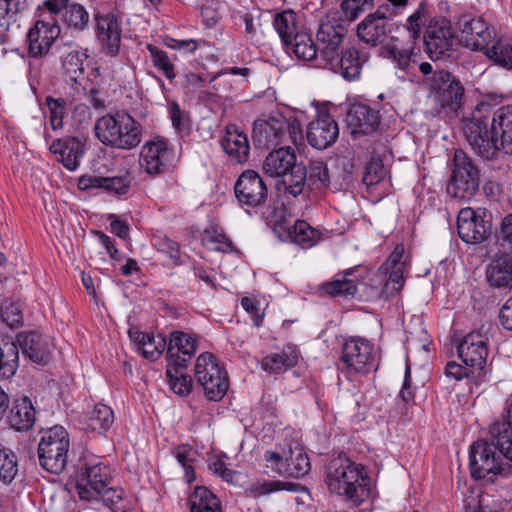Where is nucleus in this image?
I'll use <instances>...</instances> for the list:
<instances>
[{
	"mask_svg": "<svg viewBox=\"0 0 512 512\" xmlns=\"http://www.w3.org/2000/svg\"><path fill=\"white\" fill-rule=\"evenodd\" d=\"M97 139L111 148L131 150L141 143L142 126L129 113L118 111L98 118L94 125Z\"/></svg>",
	"mask_w": 512,
	"mask_h": 512,
	"instance_id": "obj_1",
	"label": "nucleus"
},
{
	"mask_svg": "<svg viewBox=\"0 0 512 512\" xmlns=\"http://www.w3.org/2000/svg\"><path fill=\"white\" fill-rule=\"evenodd\" d=\"M263 170L271 177H281L287 193L294 197L302 193L306 184L307 169L302 163H297L291 147H280L270 152L264 160Z\"/></svg>",
	"mask_w": 512,
	"mask_h": 512,
	"instance_id": "obj_2",
	"label": "nucleus"
},
{
	"mask_svg": "<svg viewBox=\"0 0 512 512\" xmlns=\"http://www.w3.org/2000/svg\"><path fill=\"white\" fill-rule=\"evenodd\" d=\"M502 457L509 460L501 451L497 440L479 439L472 443L469 451V468L474 480H482L491 475L507 477L512 465L504 463Z\"/></svg>",
	"mask_w": 512,
	"mask_h": 512,
	"instance_id": "obj_3",
	"label": "nucleus"
},
{
	"mask_svg": "<svg viewBox=\"0 0 512 512\" xmlns=\"http://www.w3.org/2000/svg\"><path fill=\"white\" fill-rule=\"evenodd\" d=\"M480 183L481 173L477 162L462 149L455 150L447 193L453 198L468 201L477 194Z\"/></svg>",
	"mask_w": 512,
	"mask_h": 512,
	"instance_id": "obj_4",
	"label": "nucleus"
},
{
	"mask_svg": "<svg viewBox=\"0 0 512 512\" xmlns=\"http://www.w3.org/2000/svg\"><path fill=\"white\" fill-rule=\"evenodd\" d=\"M500 251L486 267V279L495 289H512V218L505 217L498 236Z\"/></svg>",
	"mask_w": 512,
	"mask_h": 512,
	"instance_id": "obj_5",
	"label": "nucleus"
},
{
	"mask_svg": "<svg viewBox=\"0 0 512 512\" xmlns=\"http://www.w3.org/2000/svg\"><path fill=\"white\" fill-rule=\"evenodd\" d=\"M486 106L488 102H482L478 106L472 118L465 123L464 132L474 153L489 161L496 159L502 148H500L499 138L492 132L489 117L480 114Z\"/></svg>",
	"mask_w": 512,
	"mask_h": 512,
	"instance_id": "obj_6",
	"label": "nucleus"
},
{
	"mask_svg": "<svg viewBox=\"0 0 512 512\" xmlns=\"http://www.w3.org/2000/svg\"><path fill=\"white\" fill-rule=\"evenodd\" d=\"M70 441L64 427L55 425L42 431L38 444V458L47 472L59 475L67 465Z\"/></svg>",
	"mask_w": 512,
	"mask_h": 512,
	"instance_id": "obj_7",
	"label": "nucleus"
},
{
	"mask_svg": "<svg viewBox=\"0 0 512 512\" xmlns=\"http://www.w3.org/2000/svg\"><path fill=\"white\" fill-rule=\"evenodd\" d=\"M194 374L209 400L219 401L225 396L229 387L228 375L213 354L204 352L198 356Z\"/></svg>",
	"mask_w": 512,
	"mask_h": 512,
	"instance_id": "obj_8",
	"label": "nucleus"
},
{
	"mask_svg": "<svg viewBox=\"0 0 512 512\" xmlns=\"http://www.w3.org/2000/svg\"><path fill=\"white\" fill-rule=\"evenodd\" d=\"M424 50L433 61L453 50L456 43L451 22L446 18L431 19L423 33Z\"/></svg>",
	"mask_w": 512,
	"mask_h": 512,
	"instance_id": "obj_9",
	"label": "nucleus"
},
{
	"mask_svg": "<svg viewBox=\"0 0 512 512\" xmlns=\"http://www.w3.org/2000/svg\"><path fill=\"white\" fill-rule=\"evenodd\" d=\"M235 197L241 207L260 208L266 204L268 188L258 172L245 170L234 185Z\"/></svg>",
	"mask_w": 512,
	"mask_h": 512,
	"instance_id": "obj_10",
	"label": "nucleus"
},
{
	"mask_svg": "<svg viewBox=\"0 0 512 512\" xmlns=\"http://www.w3.org/2000/svg\"><path fill=\"white\" fill-rule=\"evenodd\" d=\"M373 344L363 338H350L342 345L340 362L348 373L366 374L373 365Z\"/></svg>",
	"mask_w": 512,
	"mask_h": 512,
	"instance_id": "obj_11",
	"label": "nucleus"
},
{
	"mask_svg": "<svg viewBox=\"0 0 512 512\" xmlns=\"http://www.w3.org/2000/svg\"><path fill=\"white\" fill-rule=\"evenodd\" d=\"M347 34V28L340 23L322 22L317 34L318 55L327 68H331L341 54L340 45Z\"/></svg>",
	"mask_w": 512,
	"mask_h": 512,
	"instance_id": "obj_12",
	"label": "nucleus"
},
{
	"mask_svg": "<svg viewBox=\"0 0 512 512\" xmlns=\"http://www.w3.org/2000/svg\"><path fill=\"white\" fill-rule=\"evenodd\" d=\"M430 80L431 87L435 90L441 106L456 112L464 99V87L460 81L445 70L434 71Z\"/></svg>",
	"mask_w": 512,
	"mask_h": 512,
	"instance_id": "obj_13",
	"label": "nucleus"
},
{
	"mask_svg": "<svg viewBox=\"0 0 512 512\" xmlns=\"http://www.w3.org/2000/svg\"><path fill=\"white\" fill-rule=\"evenodd\" d=\"M346 123L353 137L371 135L378 131L381 116L377 109L356 102L349 106L346 112Z\"/></svg>",
	"mask_w": 512,
	"mask_h": 512,
	"instance_id": "obj_14",
	"label": "nucleus"
},
{
	"mask_svg": "<svg viewBox=\"0 0 512 512\" xmlns=\"http://www.w3.org/2000/svg\"><path fill=\"white\" fill-rule=\"evenodd\" d=\"M60 35V27L55 21L39 19L27 33L28 55L32 58L46 56Z\"/></svg>",
	"mask_w": 512,
	"mask_h": 512,
	"instance_id": "obj_15",
	"label": "nucleus"
},
{
	"mask_svg": "<svg viewBox=\"0 0 512 512\" xmlns=\"http://www.w3.org/2000/svg\"><path fill=\"white\" fill-rule=\"evenodd\" d=\"M458 356L466 366L482 371L486 365L488 337L482 331H472L467 334L457 348Z\"/></svg>",
	"mask_w": 512,
	"mask_h": 512,
	"instance_id": "obj_16",
	"label": "nucleus"
},
{
	"mask_svg": "<svg viewBox=\"0 0 512 512\" xmlns=\"http://www.w3.org/2000/svg\"><path fill=\"white\" fill-rule=\"evenodd\" d=\"M86 141L87 137L85 134L79 133L77 136H67L53 140L49 150L66 169L74 171L78 168L80 160L85 153Z\"/></svg>",
	"mask_w": 512,
	"mask_h": 512,
	"instance_id": "obj_17",
	"label": "nucleus"
},
{
	"mask_svg": "<svg viewBox=\"0 0 512 512\" xmlns=\"http://www.w3.org/2000/svg\"><path fill=\"white\" fill-rule=\"evenodd\" d=\"M339 136L336 120L328 113L319 111L317 118L311 121L306 129L308 143L319 150L331 146Z\"/></svg>",
	"mask_w": 512,
	"mask_h": 512,
	"instance_id": "obj_18",
	"label": "nucleus"
},
{
	"mask_svg": "<svg viewBox=\"0 0 512 512\" xmlns=\"http://www.w3.org/2000/svg\"><path fill=\"white\" fill-rule=\"evenodd\" d=\"M459 237L468 244H478L491 233V224L479 217L472 208H463L457 217Z\"/></svg>",
	"mask_w": 512,
	"mask_h": 512,
	"instance_id": "obj_19",
	"label": "nucleus"
},
{
	"mask_svg": "<svg viewBox=\"0 0 512 512\" xmlns=\"http://www.w3.org/2000/svg\"><path fill=\"white\" fill-rule=\"evenodd\" d=\"M457 26L465 35L466 45L471 49L485 53L490 47L492 31L482 18L465 14L459 17Z\"/></svg>",
	"mask_w": 512,
	"mask_h": 512,
	"instance_id": "obj_20",
	"label": "nucleus"
},
{
	"mask_svg": "<svg viewBox=\"0 0 512 512\" xmlns=\"http://www.w3.org/2000/svg\"><path fill=\"white\" fill-rule=\"evenodd\" d=\"M170 160L171 151L163 138H154L142 147L140 164L150 175L165 172Z\"/></svg>",
	"mask_w": 512,
	"mask_h": 512,
	"instance_id": "obj_21",
	"label": "nucleus"
},
{
	"mask_svg": "<svg viewBox=\"0 0 512 512\" xmlns=\"http://www.w3.org/2000/svg\"><path fill=\"white\" fill-rule=\"evenodd\" d=\"M197 349L196 337L182 331H173L167 346V362L170 366L187 368Z\"/></svg>",
	"mask_w": 512,
	"mask_h": 512,
	"instance_id": "obj_22",
	"label": "nucleus"
},
{
	"mask_svg": "<svg viewBox=\"0 0 512 512\" xmlns=\"http://www.w3.org/2000/svg\"><path fill=\"white\" fill-rule=\"evenodd\" d=\"M280 119V112H273L268 119L256 120L252 129V141L255 147L269 149L284 142Z\"/></svg>",
	"mask_w": 512,
	"mask_h": 512,
	"instance_id": "obj_23",
	"label": "nucleus"
},
{
	"mask_svg": "<svg viewBox=\"0 0 512 512\" xmlns=\"http://www.w3.org/2000/svg\"><path fill=\"white\" fill-rule=\"evenodd\" d=\"M220 145L230 161L237 164L248 161L250 155L248 136L237 125L229 124L225 127Z\"/></svg>",
	"mask_w": 512,
	"mask_h": 512,
	"instance_id": "obj_24",
	"label": "nucleus"
},
{
	"mask_svg": "<svg viewBox=\"0 0 512 512\" xmlns=\"http://www.w3.org/2000/svg\"><path fill=\"white\" fill-rule=\"evenodd\" d=\"M16 339L24 357L40 365H46L50 361L51 348L47 336L30 331L18 333Z\"/></svg>",
	"mask_w": 512,
	"mask_h": 512,
	"instance_id": "obj_25",
	"label": "nucleus"
},
{
	"mask_svg": "<svg viewBox=\"0 0 512 512\" xmlns=\"http://www.w3.org/2000/svg\"><path fill=\"white\" fill-rule=\"evenodd\" d=\"M111 482H67L75 484V489L81 500L85 501H102L104 505L110 506L122 499V491L115 486H110Z\"/></svg>",
	"mask_w": 512,
	"mask_h": 512,
	"instance_id": "obj_26",
	"label": "nucleus"
},
{
	"mask_svg": "<svg viewBox=\"0 0 512 512\" xmlns=\"http://www.w3.org/2000/svg\"><path fill=\"white\" fill-rule=\"evenodd\" d=\"M96 35L102 51L114 57L119 53L121 42V27L114 14L96 16Z\"/></svg>",
	"mask_w": 512,
	"mask_h": 512,
	"instance_id": "obj_27",
	"label": "nucleus"
},
{
	"mask_svg": "<svg viewBox=\"0 0 512 512\" xmlns=\"http://www.w3.org/2000/svg\"><path fill=\"white\" fill-rule=\"evenodd\" d=\"M505 414L490 426V435L497 443L504 455L512 462V393L506 400Z\"/></svg>",
	"mask_w": 512,
	"mask_h": 512,
	"instance_id": "obj_28",
	"label": "nucleus"
},
{
	"mask_svg": "<svg viewBox=\"0 0 512 512\" xmlns=\"http://www.w3.org/2000/svg\"><path fill=\"white\" fill-rule=\"evenodd\" d=\"M368 61V55L361 53L354 47L341 50V54L336 63L330 68L335 73H339L348 81L356 80L360 77L364 63Z\"/></svg>",
	"mask_w": 512,
	"mask_h": 512,
	"instance_id": "obj_29",
	"label": "nucleus"
},
{
	"mask_svg": "<svg viewBox=\"0 0 512 512\" xmlns=\"http://www.w3.org/2000/svg\"><path fill=\"white\" fill-rule=\"evenodd\" d=\"M78 187L80 190L100 188L112 194L124 195L131 187V177L129 175L116 177L84 175L79 178Z\"/></svg>",
	"mask_w": 512,
	"mask_h": 512,
	"instance_id": "obj_30",
	"label": "nucleus"
},
{
	"mask_svg": "<svg viewBox=\"0 0 512 512\" xmlns=\"http://www.w3.org/2000/svg\"><path fill=\"white\" fill-rule=\"evenodd\" d=\"M391 32V24L377 19L370 14L357 25L359 39L370 47L382 45Z\"/></svg>",
	"mask_w": 512,
	"mask_h": 512,
	"instance_id": "obj_31",
	"label": "nucleus"
},
{
	"mask_svg": "<svg viewBox=\"0 0 512 512\" xmlns=\"http://www.w3.org/2000/svg\"><path fill=\"white\" fill-rule=\"evenodd\" d=\"M35 408L27 396L16 398L7 416L11 428L17 431H28L35 422Z\"/></svg>",
	"mask_w": 512,
	"mask_h": 512,
	"instance_id": "obj_32",
	"label": "nucleus"
},
{
	"mask_svg": "<svg viewBox=\"0 0 512 512\" xmlns=\"http://www.w3.org/2000/svg\"><path fill=\"white\" fill-rule=\"evenodd\" d=\"M492 132L499 138L500 148L512 151V105L497 109L490 120Z\"/></svg>",
	"mask_w": 512,
	"mask_h": 512,
	"instance_id": "obj_33",
	"label": "nucleus"
},
{
	"mask_svg": "<svg viewBox=\"0 0 512 512\" xmlns=\"http://www.w3.org/2000/svg\"><path fill=\"white\" fill-rule=\"evenodd\" d=\"M328 480H369L365 467L349 459H333L327 467Z\"/></svg>",
	"mask_w": 512,
	"mask_h": 512,
	"instance_id": "obj_34",
	"label": "nucleus"
},
{
	"mask_svg": "<svg viewBox=\"0 0 512 512\" xmlns=\"http://www.w3.org/2000/svg\"><path fill=\"white\" fill-rule=\"evenodd\" d=\"M280 490L298 494L296 501L301 504L311 499L309 489L298 482H256L250 488V492L255 497Z\"/></svg>",
	"mask_w": 512,
	"mask_h": 512,
	"instance_id": "obj_35",
	"label": "nucleus"
},
{
	"mask_svg": "<svg viewBox=\"0 0 512 512\" xmlns=\"http://www.w3.org/2000/svg\"><path fill=\"white\" fill-rule=\"evenodd\" d=\"M19 367V347L17 340L0 335V378H12Z\"/></svg>",
	"mask_w": 512,
	"mask_h": 512,
	"instance_id": "obj_36",
	"label": "nucleus"
},
{
	"mask_svg": "<svg viewBox=\"0 0 512 512\" xmlns=\"http://www.w3.org/2000/svg\"><path fill=\"white\" fill-rule=\"evenodd\" d=\"M419 49L416 51V44L410 43L407 48H399L396 45L383 47L384 57L390 59L396 68L409 74L415 65L418 64Z\"/></svg>",
	"mask_w": 512,
	"mask_h": 512,
	"instance_id": "obj_37",
	"label": "nucleus"
},
{
	"mask_svg": "<svg viewBox=\"0 0 512 512\" xmlns=\"http://www.w3.org/2000/svg\"><path fill=\"white\" fill-rule=\"evenodd\" d=\"M331 492L345 495L355 505L368 499L372 491V482H328Z\"/></svg>",
	"mask_w": 512,
	"mask_h": 512,
	"instance_id": "obj_38",
	"label": "nucleus"
},
{
	"mask_svg": "<svg viewBox=\"0 0 512 512\" xmlns=\"http://www.w3.org/2000/svg\"><path fill=\"white\" fill-rule=\"evenodd\" d=\"M87 57L85 52L78 49H70L61 57L63 74L67 81L80 84L84 80V62Z\"/></svg>",
	"mask_w": 512,
	"mask_h": 512,
	"instance_id": "obj_39",
	"label": "nucleus"
},
{
	"mask_svg": "<svg viewBox=\"0 0 512 512\" xmlns=\"http://www.w3.org/2000/svg\"><path fill=\"white\" fill-rule=\"evenodd\" d=\"M190 512H220L218 497L205 486H196L189 496Z\"/></svg>",
	"mask_w": 512,
	"mask_h": 512,
	"instance_id": "obj_40",
	"label": "nucleus"
},
{
	"mask_svg": "<svg viewBox=\"0 0 512 512\" xmlns=\"http://www.w3.org/2000/svg\"><path fill=\"white\" fill-rule=\"evenodd\" d=\"M297 364V355L295 352L282 351L280 353H271L261 361L262 369L270 374H280Z\"/></svg>",
	"mask_w": 512,
	"mask_h": 512,
	"instance_id": "obj_41",
	"label": "nucleus"
},
{
	"mask_svg": "<svg viewBox=\"0 0 512 512\" xmlns=\"http://www.w3.org/2000/svg\"><path fill=\"white\" fill-rule=\"evenodd\" d=\"M114 421L112 409L105 404H96L93 410L88 414L86 425L87 429L96 431L98 434L105 433Z\"/></svg>",
	"mask_w": 512,
	"mask_h": 512,
	"instance_id": "obj_42",
	"label": "nucleus"
},
{
	"mask_svg": "<svg viewBox=\"0 0 512 512\" xmlns=\"http://www.w3.org/2000/svg\"><path fill=\"white\" fill-rule=\"evenodd\" d=\"M295 56L304 61L318 60V48L311 35L296 33L289 46Z\"/></svg>",
	"mask_w": 512,
	"mask_h": 512,
	"instance_id": "obj_43",
	"label": "nucleus"
},
{
	"mask_svg": "<svg viewBox=\"0 0 512 512\" xmlns=\"http://www.w3.org/2000/svg\"><path fill=\"white\" fill-rule=\"evenodd\" d=\"M173 456L184 470L186 480H196L195 462L198 453L190 445H179L172 451Z\"/></svg>",
	"mask_w": 512,
	"mask_h": 512,
	"instance_id": "obj_44",
	"label": "nucleus"
},
{
	"mask_svg": "<svg viewBox=\"0 0 512 512\" xmlns=\"http://www.w3.org/2000/svg\"><path fill=\"white\" fill-rule=\"evenodd\" d=\"M459 489L464 496V506L467 512H480L484 503L480 482H459Z\"/></svg>",
	"mask_w": 512,
	"mask_h": 512,
	"instance_id": "obj_45",
	"label": "nucleus"
},
{
	"mask_svg": "<svg viewBox=\"0 0 512 512\" xmlns=\"http://www.w3.org/2000/svg\"><path fill=\"white\" fill-rule=\"evenodd\" d=\"M273 25L284 45L290 46L294 35L297 33L295 13L292 11H285L276 14Z\"/></svg>",
	"mask_w": 512,
	"mask_h": 512,
	"instance_id": "obj_46",
	"label": "nucleus"
},
{
	"mask_svg": "<svg viewBox=\"0 0 512 512\" xmlns=\"http://www.w3.org/2000/svg\"><path fill=\"white\" fill-rule=\"evenodd\" d=\"M185 369L170 366L169 363L166 369V378L171 390L180 396H187L192 390V378L182 373Z\"/></svg>",
	"mask_w": 512,
	"mask_h": 512,
	"instance_id": "obj_47",
	"label": "nucleus"
},
{
	"mask_svg": "<svg viewBox=\"0 0 512 512\" xmlns=\"http://www.w3.org/2000/svg\"><path fill=\"white\" fill-rule=\"evenodd\" d=\"M306 183L312 189L321 190L330 185V176L327 165L320 160H313L309 163L307 170Z\"/></svg>",
	"mask_w": 512,
	"mask_h": 512,
	"instance_id": "obj_48",
	"label": "nucleus"
},
{
	"mask_svg": "<svg viewBox=\"0 0 512 512\" xmlns=\"http://www.w3.org/2000/svg\"><path fill=\"white\" fill-rule=\"evenodd\" d=\"M289 452L290 462H286L283 477L296 479L304 477L311 468L308 456L301 450H298L295 456H293L294 452L291 449Z\"/></svg>",
	"mask_w": 512,
	"mask_h": 512,
	"instance_id": "obj_49",
	"label": "nucleus"
},
{
	"mask_svg": "<svg viewBox=\"0 0 512 512\" xmlns=\"http://www.w3.org/2000/svg\"><path fill=\"white\" fill-rule=\"evenodd\" d=\"M485 55L498 65L512 69V44L497 40L487 49Z\"/></svg>",
	"mask_w": 512,
	"mask_h": 512,
	"instance_id": "obj_50",
	"label": "nucleus"
},
{
	"mask_svg": "<svg viewBox=\"0 0 512 512\" xmlns=\"http://www.w3.org/2000/svg\"><path fill=\"white\" fill-rule=\"evenodd\" d=\"M351 270L345 272L343 279H336L332 282H327L323 285V291L333 297L343 296L349 297L354 296L357 292V286L353 280L347 279L346 276L350 275Z\"/></svg>",
	"mask_w": 512,
	"mask_h": 512,
	"instance_id": "obj_51",
	"label": "nucleus"
},
{
	"mask_svg": "<svg viewBox=\"0 0 512 512\" xmlns=\"http://www.w3.org/2000/svg\"><path fill=\"white\" fill-rule=\"evenodd\" d=\"M62 20L69 27L83 30L88 24L89 15L82 5L69 1Z\"/></svg>",
	"mask_w": 512,
	"mask_h": 512,
	"instance_id": "obj_52",
	"label": "nucleus"
},
{
	"mask_svg": "<svg viewBox=\"0 0 512 512\" xmlns=\"http://www.w3.org/2000/svg\"><path fill=\"white\" fill-rule=\"evenodd\" d=\"M45 104L49 110L50 126L53 130H58L63 127V119L67 112V103L63 98H54L47 96Z\"/></svg>",
	"mask_w": 512,
	"mask_h": 512,
	"instance_id": "obj_53",
	"label": "nucleus"
},
{
	"mask_svg": "<svg viewBox=\"0 0 512 512\" xmlns=\"http://www.w3.org/2000/svg\"><path fill=\"white\" fill-rule=\"evenodd\" d=\"M288 233L295 243L307 246H312L315 243L317 235V231L303 220H297L292 230L288 228Z\"/></svg>",
	"mask_w": 512,
	"mask_h": 512,
	"instance_id": "obj_54",
	"label": "nucleus"
},
{
	"mask_svg": "<svg viewBox=\"0 0 512 512\" xmlns=\"http://www.w3.org/2000/svg\"><path fill=\"white\" fill-rule=\"evenodd\" d=\"M0 316L3 322L10 328H18L23 324V316L20 305L12 300L6 299L0 304Z\"/></svg>",
	"mask_w": 512,
	"mask_h": 512,
	"instance_id": "obj_55",
	"label": "nucleus"
},
{
	"mask_svg": "<svg viewBox=\"0 0 512 512\" xmlns=\"http://www.w3.org/2000/svg\"><path fill=\"white\" fill-rule=\"evenodd\" d=\"M17 475V455L9 448L0 449V478L2 480H14Z\"/></svg>",
	"mask_w": 512,
	"mask_h": 512,
	"instance_id": "obj_56",
	"label": "nucleus"
},
{
	"mask_svg": "<svg viewBox=\"0 0 512 512\" xmlns=\"http://www.w3.org/2000/svg\"><path fill=\"white\" fill-rule=\"evenodd\" d=\"M147 49L151 55L154 66L162 71L167 79L173 80L176 74L174 72V65L170 61L167 53L152 44H148Z\"/></svg>",
	"mask_w": 512,
	"mask_h": 512,
	"instance_id": "obj_57",
	"label": "nucleus"
},
{
	"mask_svg": "<svg viewBox=\"0 0 512 512\" xmlns=\"http://www.w3.org/2000/svg\"><path fill=\"white\" fill-rule=\"evenodd\" d=\"M69 0H45L42 5L38 7L41 19L48 21H55L58 24V19H62L65 9Z\"/></svg>",
	"mask_w": 512,
	"mask_h": 512,
	"instance_id": "obj_58",
	"label": "nucleus"
},
{
	"mask_svg": "<svg viewBox=\"0 0 512 512\" xmlns=\"http://www.w3.org/2000/svg\"><path fill=\"white\" fill-rule=\"evenodd\" d=\"M425 18V4L421 2L418 8L407 18L404 28L409 34V41L416 44L421 35V26Z\"/></svg>",
	"mask_w": 512,
	"mask_h": 512,
	"instance_id": "obj_59",
	"label": "nucleus"
},
{
	"mask_svg": "<svg viewBox=\"0 0 512 512\" xmlns=\"http://www.w3.org/2000/svg\"><path fill=\"white\" fill-rule=\"evenodd\" d=\"M113 472L111 467L102 461L86 462L82 468V476H85L87 480H111L115 477Z\"/></svg>",
	"mask_w": 512,
	"mask_h": 512,
	"instance_id": "obj_60",
	"label": "nucleus"
},
{
	"mask_svg": "<svg viewBox=\"0 0 512 512\" xmlns=\"http://www.w3.org/2000/svg\"><path fill=\"white\" fill-rule=\"evenodd\" d=\"M385 174L383 161L380 158L373 157L365 166L362 182L369 188L378 184L385 177Z\"/></svg>",
	"mask_w": 512,
	"mask_h": 512,
	"instance_id": "obj_61",
	"label": "nucleus"
},
{
	"mask_svg": "<svg viewBox=\"0 0 512 512\" xmlns=\"http://www.w3.org/2000/svg\"><path fill=\"white\" fill-rule=\"evenodd\" d=\"M227 455L219 454L213 455L208 460V469L212 472L213 476L220 477L223 480H231L236 474V471L227 467Z\"/></svg>",
	"mask_w": 512,
	"mask_h": 512,
	"instance_id": "obj_62",
	"label": "nucleus"
},
{
	"mask_svg": "<svg viewBox=\"0 0 512 512\" xmlns=\"http://www.w3.org/2000/svg\"><path fill=\"white\" fill-rule=\"evenodd\" d=\"M166 348V339L161 335H150L146 343L140 348L143 356L151 361L157 360Z\"/></svg>",
	"mask_w": 512,
	"mask_h": 512,
	"instance_id": "obj_63",
	"label": "nucleus"
},
{
	"mask_svg": "<svg viewBox=\"0 0 512 512\" xmlns=\"http://www.w3.org/2000/svg\"><path fill=\"white\" fill-rule=\"evenodd\" d=\"M280 119L284 121L281 125L284 142L289 138L292 143L297 144V141L302 139V127L298 119L292 115L286 117L282 113Z\"/></svg>",
	"mask_w": 512,
	"mask_h": 512,
	"instance_id": "obj_64",
	"label": "nucleus"
}]
</instances>
